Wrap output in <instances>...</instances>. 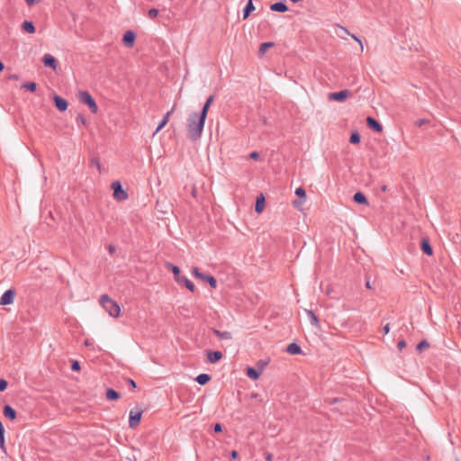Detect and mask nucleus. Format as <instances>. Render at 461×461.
Segmentation results:
<instances>
[{
	"mask_svg": "<svg viewBox=\"0 0 461 461\" xmlns=\"http://www.w3.org/2000/svg\"><path fill=\"white\" fill-rule=\"evenodd\" d=\"M349 140L353 144H357L360 141V135L357 132H353L350 136Z\"/></svg>",
	"mask_w": 461,
	"mask_h": 461,
	"instance_id": "nucleus-33",
	"label": "nucleus"
},
{
	"mask_svg": "<svg viewBox=\"0 0 461 461\" xmlns=\"http://www.w3.org/2000/svg\"><path fill=\"white\" fill-rule=\"evenodd\" d=\"M295 194L300 198L299 200H294L292 202V204L293 206L301 211L302 210V207H303V204L305 203L306 201V198H307V194H306V191L304 190V188L303 187H297L295 189Z\"/></svg>",
	"mask_w": 461,
	"mask_h": 461,
	"instance_id": "nucleus-5",
	"label": "nucleus"
},
{
	"mask_svg": "<svg viewBox=\"0 0 461 461\" xmlns=\"http://www.w3.org/2000/svg\"><path fill=\"white\" fill-rule=\"evenodd\" d=\"M84 344H85L86 347H91L93 345V340L92 339H86Z\"/></svg>",
	"mask_w": 461,
	"mask_h": 461,
	"instance_id": "nucleus-48",
	"label": "nucleus"
},
{
	"mask_svg": "<svg viewBox=\"0 0 461 461\" xmlns=\"http://www.w3.org/2000/svg\"><path fill=\"white\" fill-rule=\"evenodd\" d=\"M77 122H80L81 124H83V125H86V119L84 118V116H82V115H78V116L77 117Z\"/></svg>",
	"mask_w": 461,
	"mask_h": 461,
	"instance_id": "nucleus-42",
	"label": "nucleus"
},
{
	"mask_svg": "<svg viewBox=\"0 0 461 461\" xmlns=\"http://www.w3.org/2000/svg\"><path fill=\"white\" fill-rule=\"evenodd\" d=\"M210 379L211 377L207 374H201L196 377L197 383L202 385L206 384Z\"/></svg>",
	"mask_w": 461,
	"mask_h": 461,
	"instance_id": "nucleus-29",
	"label": "nucleus"
},
{
	"mask_svg": "<svg viewBox=\"0 0 461 461\" xmlns=\"http://www.w3.org/2000/svg\"><path fill=\"white\" fill-rule=\"evenodd\" d=\"M22 28L28 33L32 34L35 32V27L32 22L24 21L22 23Z\"/></svg>",
	"mask_w": 461,
	"mask_h": 461,
	"instance_id": "nucleus-23",
	"label": "nucleus"
},
{
	"mask_svg": "<svg viewBox=\"0 0 461 461\" xmlns=\"http://www.w3.org/2000/svg\"><path fill=\"white\" fill-rule=\"evenodd\" d=\"M188 278H186L185 276H180L177 279H176V281L178 283V284H183L185 285V280H187Z\"/></svg>",
	"mask_w": 461,
	"mask_h": 461,
	"instance_id": "nucleus-40",
	"label": "nucleus"
},
{
	"mask_svg": "<svg viewBox=\"0 0 461 461\" xmlns=\"http://www.w3.org/2000/svg\"><path fill=\"white\" fill-rule=\"evenodd\" d=\"M274 46V43L273 42H264L262 43L260 46H259V50H258V53L260 56H263L267 50L269 49V48H272Z\"/></svg>",
	"mask_w": 461,
	"mask_h": 461,
	"instance_id": "nucleus-27",
	"label": "nucleus"
},
{
	"mask_svg": "<svg viewBox=\"0 0 461 461\" xmlns=\"http://www.w3.org/2000/svg\"><path fill=\"white\" fill-rule=\"evenodd\" d=\"M43 63L46 67H50L52 69L56 70L57 68V60L50 54H45L43 57Z\"/></svg>",
	"mask_w": 461,
	"mask_h": 461,
	"instance_id": "nucleus-13",
	"label": "nucleus"
},
{
	"mask_svg": "<svg viewBox=\"0 0 461 461\" xmlns=\"http://www.w3.org/2000/svg\"><path fill=\"white\" fill-rule=\"evenodd\" d=\"M213 333L222 340H230L232 339V334L229 331H221L219 330H213Z\"/></svg>",
	"mask_w": 461,
	"mask_h": 461,
	"instance_id": "nucleus-17",
	"label": "nucleus"
},
{
	"mask_svg": "<svg viewBox=\"0 0 461 461\" xmlns=\"http://www.w3.org/2000/svg\"><path fill=\"white\" fill-rule=\"evenodd\" d=\"M230 456L231 458L236 459L238 457V452L236 450H232L230 452Z\"/></svg>",
	"mask_w": 461,
	"mask_h": 461,
	"instance_id": "nucleus-49",
	"label": "nucleus"
},
{
	"mask_svg": "<svg viewBox=\"0 0 461 461\" xmlns=\"http://www.w3.org/2000/svg\"><path fill=\"white\" fill-rule=\"evenodd\" d=\"M106 398L110 401H115L119 399V393L113 389H108L106 392Z\"/></svg>",
	"mask_w": 461,
	"mask_h": 461,
	"instance_id": "nucleus-30",
	"label": "nucleus"
},
{
	"mask_svg": "<svg viewBox=\"0 0 461 461\" xmlns=\"http://www.w3.org/2000/svg\"><path fill=\"white\" fill-rule=\"evenodd\" d=\"M307 313L311 318L312 324L316 327H319V320H318L317 316L312 311H307Z\"/></svg>",
	"mask_w": 461,
	"mask_h": 461,
	"instance_id": "nucleus-32",
	"label": "nucleus"
},
{
	"mask_svg": "<svg viewBox=\"0 0 461 461\" xmlns=\"http://www.w3.org/2000/svg\"><path fill=\"white\" fill-rule=\"evenodd\" d=\"M15 297V291L9 289L5 291L0 297V305H10L14 303Z\"/></svg>",
	"mask_w": 461,
	"mask_h": 461,
	"instance_id": "nucleus-7",
	"label": "nucleus"
},
{
	"mask_svg": "<svg viewBox=\"0 0 461 461\" xmlns=\"http://www.w3.org/2000/svg\"><path fill=\"white\" fill-rule=\"evenodd\" d=\"M192 273L198 279L203 278V275L204 274L201 273L200 270L197 267H193Z\"/></svg>",
	"mask_w": 461,
	"mask_h": 461,
	"instance_id": "nucleus-35",
	"label": "nucleus"
},
{
	"mask_svg": "<svg viewBox=\"0 0 461 461\" xmlns=\"http://www.w3.org/2000/svg\"><path fill=\"white\" fill-rule=\"evenodd\" d=\"M22 87L31 92H34L37 89V85L34 82H27L23 84Z\"/></svg>",
	"mask_w": 461,
	"mask_h": 461,
	"instance_id": "nucleus-31",
	"label": "nucleus"
},
{
	"mask_svg": "<svg viewBox=\"0 0 461 461\" xmlns=\"http://www.w3.org/2000/svg\"><path fill=\"white\" fill-rule=\"evenodd\" d=\"M366 122H367V125L370 128H372L373 130H375V131L381 132L383 131V126L376 120H375L374 118L367 117L366 118Z\"/></svg>",
	"mask_w": 461,
	"mask_h": 461,
	"instance_id": "nucleus-14",
	"label": "nucleus"
},
{
	"mask_svg": "<svg viewBox=\"0 0 461 461\" xmlns=\"http://www.w3.org/2000/svg\"><path fill=\"white\" fill-rule=\"evenodd\" d=\"M254 10L255 6L253 5V1L249 0L243 11V19H247L249 16L250 13L253 12Z\"/></svg>",
	"mask_w": 461,
	"mask_h": 461,
	"instance_id": "nucleus-21",
	"label": "nucleus"
},
{
	"mask_svg": "<svg viewBox=\"0 0 461 461\" xmlns=\"http://www.w3.org/2000/svg\"><path fill=\"white\" fill-rule=\"evenodd\" d=\"M25 1L28 5H34V2H35L34 0H25Z\"/></svg>",
	"mask_w": 461,
	"mask_h": 461,
	"instance_id": "nucleus-51",
	"label": "nucleus"
},
{
	"mask_svg": "<svg viewBox=\"0 0 461 461\" xmlns=\"http://www.w3.org/2000/svg\"><path fill=\"white\" fill-rule=\"evenodd\" d=\"M111 188L113 192V196L115 200L122 202L128 198V194L125 190L122 189V185L119 181H114L111 184Z\"/></svg>",
	"mask_w": 461,
	"mask_h": 461,
	"instance_id": "nucleus-4",
	"label": "nucleus"
},
{
	"mask_svg": "<svg viewBox=\"0 0 461 461\" xmlns=\"http://www.w3.org/2000/svg\"><path fill=\"white\" fill-rule=\"evenodd\" d=\"M207 361L211 364H214L222 358V353L220 351L209 350L206 352Z\"/></svg>",
	"mask_w": 461,
	"mask_h": 461,
	"instance_id": "nucleus-10",
	"label": "nucleus"
},
{
	"mask_svg": "<svg viewBox=\"0 0 461 461\" xmlns=\"http://www.w3.org/2000/svg\"><path fill=\"white\" fill-rule=\"evenodd\" d=\"M135 33L132 31H127L122 37V41L127 47H132L135 41Z\"/></svg>",
	"mask_w": 461,
	"mask_h": 461,
	"instance_id": "nucleus-11",
	"label": "nucleus"
},
{
	"mask_svg": "<svg viewBox=\"0 0 461 461\" xmlns=\"http://www.w3.org/2000/svg\"><path fill=\"white\" fill-rule=\"evenodd\" d=\"M175 106L176 105H173L172 109L170 111H168L164 116H163V119L162 121L159 122V124L158 125L155 132L153 133V135H156L158 131H160L168 122L169 121V117L171 115V113H173V111L175 110Z\"/></svg>",
	"mask_w": 461,
	"mask_h": 461,
	"instance_id": "nucleus-12",
	"label": "nucleus"
},
{
	"mask_svg": "<svg viewBox=\"0 0 461 461\" xmlns=\"http://www.w3.org/2000/svg\"><path fill=\"white\" fill-rule=\"evenodd\" d=\"M270 9L274 12L284 13L288 10L287 5L283 2L275 3L270 5Z\"/></svg>",
	"mask_w": 461,
	"mask_h": 461,
	"instance_id": "nucleus-16",
	"label": "nucleus"
},
{
	"mask_svg": "<svg viewBox=\"0 0 461 461\" xmlns=\"http://www.w3.org/2000/svg\"><path fill=\"white\" fill-rule=\"evenodd\" d=\"M100 303L111 317L118 318L121 315V308L119 304L108 295H102L100 298Z\"/></svg>",
	"mask_w": 461,
	"mask_h": 461,
	"instance_id": "nucleus-2",
	"label": "nucleus"
},
{
	"mask_svg": "<svg viewBox=\"0 0 461 461\" xmlns=\"http://www.w3.org/2000/svg\"><path fill=\"white\" fill-rule=\"evenodd\" d=\"M265 197L262 194H260L259 196L257 197L255 211L258 213H261L265 209Z\"/></svg>",
	"mask_w": 461,
	"mask_h": 461,
	"instance_id": "nucleus-15",
	"label": "nucleus"
},
{
	"mask_svg": "<svg viewBox=\"0 0 461 461\" xmlns=\"http://www.w3.org/2000/svg\"><path fill=\"white\" fill-rule=\"evenodd\" d=\"M262 370H263V366L260 368V371H257L253 367H248L247 368V375L253 380H257V379H258Z\"/></svg>",
	"mask_w": 461,
	"mask_h": 461,
	"instance_id": "nucleus-20",
	"label": "nucleus"
},
{
	"mask_svg": "<svg viewBox=\"0 0 461 461\" xmlns=\"http://www.w3.org/2000/svg\"><path fill=\"white\" fill-rule=\"evenodd\" d=\"M10 79H13V80H17L18 79V76L17 75H12L9 77Z\"/></svg>",
	"mask_w": 461,
	"mask_h": 461,
	"instance_id": "nucleus-52",
	"label": "nucleus"
},
{
	"mask_svg": "<svg viewBox=\"0 0 461 461\" xmlns=\"http://www.w3.org/2000/svg\"><path fill=\"white\" fill-rule=\"evenodd\" d=\"M274 456L271 453L266 454V460L267 461H273Z\"/></svg>",
	"mask_w": 461,
	"mask_h": 461,
	"instance_id": "nucleus-46",
	"label": "nucleus"
},
{
	"mask_svg": "<svg viewBox=\"0 0 461 461\" xmlns=\"http://www.w3.org/2000/svg\"><path fill=\"white\" fill-rule=\"evenodd\" d=\"M421 249L424 253H426L429 256H431L433 254L432 249L427 240H423L421 241Z\"/></svg>",
	"mask_w": 461,
	"mask_h": 461,
	"instance_id": "nucleus-25",
	"label": "nucleus"
},
{
	"mask_svg": "<svg viewBox=\"0 0 461 461\" xmlns=\"http://www.w3.org/2000/svg\"><path fill=\"white\" fill-rule=\"evenodd\" d=\"M185 286L191 292L194 291V285L189 279L185 280Z\"/></svg>",
	"mask_w": 461,
	"mask_h": 461,
	"instance_id": "nucleus-37",
	"label": "nucleus"
},
{
	"mask_svg": "<svg viewBox=\"0 0 461 461\" xmlns=\"http://www.w3.org/2000/svg\"><path fill=\"white\" fill-rule=\"evenodd\" d=\"M201 280L203 281H205V282H208V284L211 285V287L212 288H216L217 286V281L216 279L212 276H207V275H203V278H202Z\"/></svg>",
	"mask_w": 461,
	"mask_h": 461,
	"instance_id": "nucleus-28",
	"label": "nucleus"
},
{
	"mask_svg": "<svg viewBox=\"0 0 461 461\" xmlns=\"http://www.w3.org/2000/svg\"><path fill=\"white\" fill-rule=\"evenodd\" d=\"M71 369L73 371H79L80 370V364H79V362L77 361V360L72 361Z\"/></svg>",
	"mask_w": 461,
	"mask_h": 461,
	"instance_id": "nucleus-38",
	"label": "nucleus"
},
{
	"mask_svg": "<svg viewBox=\"0 0 461 461\" xmlns=\"http://www.w3.org/2000/svg\"><path fill=\"white\" fill-rule=\"evenodd\" d=\"M142 416V411L136 409L131 410L129 413V426L131 429H135L140 424Z\"/></svg>",
	"mask_w": 461,
	"mask_h": 461,
	"instance_id": "nucleus-6",
	"label": "nucleus"
},
{
	"mask_svg": "<svg viewBox=\"0 0 461 461\" xmlns=\"http://www.w3.org/2000/svg\"><path fill=\"white\" fill-rule=\"evenodd\" d=\"M109 250H110V252L112 253V252L113 251V247H110V248H109Z\"/></svg>",
	"mask_w": 461,
	"mask_h": 461,
	"instance_id": "nucleus-56",
	"label": "nucleus"
},
{
	"mask_svg": "<svg viewBox=\"0 0 461 461\" xmlns=\"http://www.w3.org/2000/svg\"><path fill=\"white\" fill-rule=\"evenodd\" d=\"M7 382L4 379H0V392H4L7 388Z\"/></svg>",
	"mask_w": 461,
	"mask_h": 461,
	"instance_id": "nucleus-39",
	"label": "nucleus"
},
{
	"mask_svg": "<svg viewBox=\"0 0 461 461\" xmlns=\"http://www.w3.org/2000/svg\"><path fill=\"white\" fill-rule=\"evenodd\" d=\"M206 118L197 113H192L185 122V129L188 138L191 140H197L200 139Z\"/></svg>",
	"mask_w": 461,
	"mask_h": 461,
	"instance_id": "nucleus-1",
	"label": "nucleus"
},
{
	"mask_svg": "<svg viewBox=\"0 0 461 461\" xmlns=\"http://www.w3.org/2000/svg\"><path fill=\"white\" fill-rule=\"evenodd\" d=\"M77 97L79 102L86 104L90 108L91 112L93 113H96L98 111V106L94 100V98L91 96V95L87 91H80L77 94Z\"/></svg>",
	"mask_w": 461,
	"mask_h": 461,
	"instance_id": "nucleus-3",
	"label": "nucleus"
},
{
	"mask_svg": "<svg viewBox=\"0 0 461 461\" xmlns=\"http://www.w3.org/2000/svg\"><path fill=\"white\" fill-rule=\"evenodd\" d=\"M351 95L349 90H342L340 92L330 93L328 95L329 100L343 102Z\"/></svg>",
	"mask_w": 461,
	"mask_h": 461,
	"instance_id": "nucleus-8",
	"label": "nucleus"
},
{
	"mask_svg": "<svg viewBox=\"0 0 461 461\" xmlns=\"http://www.w3.org/2000/svg\"><path fill=\"white\" fill-rule=\"evenodd\" d=\"M213 429L215 432H221L222 429L221 425L220 423L214 424Z\"/></svg>",
	"mask_w": 461,
	"mask_h": 461,
	"instance_id": "nucleus-45",
	"label": "nucleus"
},
{
	"mask_svg": "<svg viewBox=\"0 0 461 461\" xmlns=\"http://www.w3.org/2000/svg\"><path fill=\"white\" fill-rule=\"evenodd\" d=\"M366 286L367 288H371V285H370V282H369V281H366Z\"/></svg>",
	"mask_w": 461,
	"mask_h": 461,
	"instance_id": "nucleus-55",
	"label": "nucleus"
},
{
	"mask_svg": "<svg viewBox=\"0 0 461 461\" xmlns=\"http://www.w3.org/2000/svg\"><path fill=\"white\" fill-rule=\"evenodd\" d=\"M398 348L400 350H402V348H404L406 347V342L405 340H401L399 341L398 345H397Z\"/></svg>",
	"mask_w": 461,
	"mask_h": 461,
	"instance_id": "nucleus-44",
	"label": "nucleus"
},
{
	"mask_svg": "<svg viewBox=\"0 0 461 461\" xmlns=\"http://www.w3.org/2000/svg\"><path fill=\"white\" fill-rule=\"evenodd\" d=\"M351 37L354 39V41H357L360 45L361 51L364 50L363 43L360 39H358L356 35H351Z\"/></svg>",
	"mask_w": 461,
	"mask_h": 461,
	"instance_id": "nucleus-41",
	"label": "nucleus"
},
{
	"mask_svg": "<svg viewBox=\"0 0 461 461\" xmlns=\"http://www.w3.org/2000/svg\"><path fill=\"white\" fill-rule=\"evenodd\" d=\"M250 158L258 159L259 158V153L258 151H253L249 154Z\"/></svg>",
	"mask_w": 461,
	"mask_h": 461,
	"instance_id": "nucleus-43",
	"label": "nucleus"
},
{
	"mask_svg": "<svg viewBox=\"0 0 461 461\" xmlns=\"http://www.w3.org/2000/svg\"><path fill=\"white\" fill-rule=\"evenodd\" d=\"M159 12L156 8H152L148 12V15L149 18L154 19L158 15Z\"/></svg>",
	"mask_w": 461,
	"mask_h": 461,
	"instance_id": "nucleus-36",
	"label": "nucleus"
},
{
	"mask_svg": "<svg viewBox=\"0 0 461 461\" xmlns=\"http://www.w3.org/2000/svg\"><path fill=\"white\" fill-rule=\"evenodd\" d=\"M429 346V344L426 340H422L418 344L417 349L421 352L423 349L428 348Z\"/></svg>",
	"mask_w": 461,
	"mask_h": 461,
	"instance_id": "nucleus-34",
	"label": "nucleus"
},
{
	"mask_svg": "<svg viewBox=\"0 0 461 461\" xmlns=\"http://www.w3.org/2000/svg\"><path fill=\"white\" fill-rule=\"evenodd\" d=\"M130 384L132 386V387H136V384L133 380H130Z\"/></svg>",
	"mask_w": 461,
	"mask_h": 461,
	"instance_id": "nucleus-53",
	"label": "nucleus"
},
{
	"mask_svg": "<svg viewBox=\"0 0 461 461\" xmlns=\"http://www.w3.org/2000/svg\"><path fill=\"white\" fill-rule=\"evenodd\" d=\"M287 352L291 355H297L301 353V348L295 343H291L287 347Z\"/></svg>",
	"mask_w": 461,
	"mask_h": 461,
	"instance_id": "nucleus-24",
	"label": "nucleus"
},
{
	"mask_svg": "<svg viewBox=\"0 0 461 461\" xmlns=\"http://www.w3.org/2000/svg\"><path fill=\"white\" fill-rule=\"evenodd\" d=\"M5 66L2 61H0V73L3 71Z\"/></svg>",
	"mask_w": 461,
	"mask_h": 461,
	"instance_id": "nucleus-54",
	"label": "nucleus"
},
{
	"mask_svg": "<svg viewBox=\"0 0 461 461\" xmlns=\"http://www.w3.org/2000/svg\"><path fill=\"white\" fill-rule=\"evenodd\" d=\"M353 200L357 203H361V204H366L367 203V200H366L365 194L363 193H361V192L356 193L354 194V196H353Z\"/></svg>",
	"mask_w": 461,
	"mask_h": 461,
	"instance_id": "nucleus-22",
	"label": "nucleus"
},
{
	"mask_svg": "<svg viewBox=\"0 0 461 461\" xmlns=\"http://www.w3.org/2000/svg\"><path fill=\"white\" fill-rule=\"evenodd\" d=\"M166 267L169 269H171V271L173 272L174 274V276H175V280L177 279L180 276H181V271H180V268L176 266H174L172 265L171 263H167L166 265Z\"/></svg>",
	"mask_w": 461,
	"mask_h": 461,
	"instance_id": "nucleus-26",
	"label": "nucleus"
},
{
	"mask_svg": "<svg viewBox=\"0 0 461 461\" xmlns=\"http://www.w3.org/2000/svg\"><path fill=\"white\" fill-rule=\"evenodd\" d=\"M383 330H384V334H388L390 332V325L389 324H386L384 328H383Z\"/></svg>",
	"mask_w": 461,
	"mask_h": 461,
	"instance_id": "nucleus-47",
	"label": "nucleus"
},
{
	"mask_svg": "<svg viewBox=\"0 0 461 461\" xmlns=\"http://www.w3.org/2000/svg\"><path fill=\"white\" fill-rule=\"evenodd\" d=\"M212 102H213V96L211 95L207 98L205 104H203V109L200 113L201 115H203L205 118L207 117L208 111H209L210 106L212 104Z\"/></svg>",
	"mask_w": 461,
	"mask_h": 461,
	"instance_id": "nucleus-19",
	"label": "nucleus"
},
{
	"mask_svg": "<svg viewBox=\"0 0 461 461\" xmlns=\"http://www.w3.org/2000/svg\"><path fill=\"white\" fill-rule=\"evenodd\" d=\"M53 101H54L55 106L57 107V109L59 111L64 112L68 109V102L64 98H62L59 95H54Z\"/></svg>",
	"mask_w": 461,
	"mask_h": 461,
	"instance_id": "nucleus-9",
	"label": "nucleus"
},
{
	"mask_svg": "<svg viewBox=\"0 0 461 461\" xmlns=\"http://www.w3.org/2000/svg\"><path fill=\"white\" fill-rule=\"evenodd\" d=\"M424 123H425V121H423V120H420V121H418V122H416V124H417L418 126H421V125H423Z\"/></svg>",
	"mask_w": 461,
	"mask_h": 461,
	"instance_id": "nucleus-50",
	"label": "nucleus"
},
{
	"mask_svg": "<svg viewBox=\"0 0 461 461\" xmlns=\"http://www.w3.org/2000/svg\"><path fill=\"white\" fill-rule=\"evenodd\" d=\"M3 412H4V416L7 419H10L13 420L16 418V412L10 405L5 406Z\"/></svg>",
	"mask_w": 461,
	"mask_h": 461,
	"instance_id": "nucleus-18",
	"label": "nucleus"
}]
</instances>
